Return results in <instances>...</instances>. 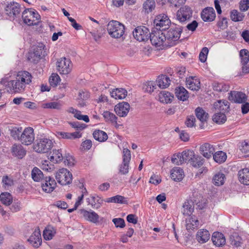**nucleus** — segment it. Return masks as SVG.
Returning <instances> with one entry per match:
<instances>
[{"mask_svg":"<svg viewBox=\"0 0 249 249\" xmlns=\"http://www.w3.org/2000/svg\"><path fill=\"white\" fill-rule=\"evenodd\" d=\"M156 7L154 0H146L143 3V9L146 13H149L153 11Z\"/></svg>","mask_w":249,"mask_h":249,"instance_id":"09e8293b","label":"nucleus"},{"mask_svg":"<svg viewBox=\"0 0 249 249\" xmlns=\"http://www.w3.org/2000/svg\"><path fill=\"white\" fill-rule=\"evenodd\" d=\"M154 23L157 30L163 32L164 30L168 29L171 24V21L166 14H161L156 17Z\"/></svg>","mask_w":249,"mask_h":249,"instance_id":"7ed1b4c3","label":"nucleus"},{"mask_svg":"<svg viewBox=\"0 0 249 249\" xmlns=\"http://www.w3.org/2000/svg\"><path fill=\"white\" fill-rule=\"evenodd\" d=\"M60 81V78L56 73H53L49 78L50 84L53 87H56Z\"/></svg>","mask_w":249,"mask_h":249,"instance_id":"680f3d73","label":"nucleus"},{"mask_svg":"<svg viewBox=\"0 0 249 249\" xmlns=\"http://www.w3.org/2000/svg\"><path fill=\"white\" fill-rule=\"evenodd\" d=\"M61 149H53L52 155L50 157V160L54 163H59L64 159Z\"/></svg>","mask_w":249,"mask_h":249,"instance_id":"4c0bfd02","label":"nucleus"},{"mask_svg":"<svg viewBox=\"0 0 249 249\" xmlns=\"http://www.w3.org/2000/svg\"><path fill=\"white\" fill-rule=\"evenodd\" d=\"M182 213L184 215H187L188 216L191 215V214L194 210V206L192 201L186 200L185 201L182 206Z\"/></svg>","mask_w":249,"mask_h":249,"instance_id":"ea45409f","label":"nucleus"},{"mask_svg":"<svg viewBox=\"0 0 249 249\" xmlns=\"http://www.w3.org/2000/svg\"><path fill=\"white\" fill-rule=\"evenodd\" d=\"M103 115L107 121H110L112 123H117V117L113 113L106 111L103 112Z\"/></svg>","mask_w":249,"mask_h":249,"instance_id":"052dcab7","label":"nucleus"},{"mask_svg":"<svg viewBox=\"0 0 249 249\" xmlns=\"http://www.w3.org/2000/svg\"><path fill=\"white\" fill-rule=\"evenodd\" d=\"M55 232L50 228H46L43 231V236L45 240H50L54 236Z\"/></svg>","mask_w":249,"mask_h":249,"instance_id":"e2e57ef3","label":"nucleus"},{"mask_svg":"<svg viewBox=\"0 0 249 249\" xmlns=\"http://www.w3.org/2000/svg\"><path fill=\"white\" fill-rule=\"evenodd\" d=\"M242 64L247 65L249 61V52L246 49H242L240 52Z\"/></svg>","mask_w":249,"mask_h":249,"instance_id":"13d9d810","label":"nucleus"},{"mask_svg":"<svg viewBox=\"0 0 249 249\" xmlns=\"http://www.w3.org/2000/svg\"><path fill=\"white\" fill-rule=\"evenodd\" d=\"M71 61L65 57L58 59L56 63L57 71L62 74H67L71 71Z\"/></svg>","mask_w":249,"mask_h":249,"instance_id":"9d476101","label":"nucleus"},{"mask_svg":"<svg viewBox=\"0 0 249 249\" xmlns=\"http://www.w3.org/2000/svg\"><path fill=\"white\" fill-rule=\"evenodd\" d=\"M28 241L35 248H38L40 246L42 239L39 229L36 230L34 231Z\"/></svg>","mask_w":249,"mask_h":249,"instance_id":"5701e85b","label":"nucleus"},{"mask_svg":"<svg viewBox=\"0 0 249 249\" xmlns=\"http://www.w3.org/2000/svg\"><path fill=\"white\" fill-rule=\"evenodd\" d=\"M159 98L160 102L167 104L171 102L174 96L168 91H162L160 93Z\"/></svg>","mask_w":249,"mask_h":249,"instance_id":"79ce46f5","label":"nucleus"},{"mask_svg":"<svg viewBox=\"0 0 249 249\" xmlns=\"http://www.w3.org/2000/svg\"><path fill=\"white\" fill-rule=\"evenodd\" d=\"M44 46L41 44L34 49V52L29 53L28 59L31 62L36 63L42 57L46 54V51L44 49Z\"/></svg>","mask_w":249,"mask_h":249,"instance_id":"1a4fd4ad","label":"nucleus"},{"mask_svg":"<svg viewBox=\"0 0 249 249\" xmlns=\"http://www.w3.org/2000/svg\"><path fill=\"white\" fill-rule=\"evenodd\" d=\"M32 76L30 73L27 71H19L17 76V79H18L25 87L32 81Z\"/></svg>","mask_w":249,"mask_h":249,"instance_id":"bb28decb","label":"nucleus"},{"mask_svg":"<svg viewBox=\"0 0 249 249\" xmlns=\"http://www.w3.org/2000/svg\"><path fill=\"white\" fill-rule=\"evenodd\" d=\"M225 178V175L222 173L215 174L213 179V183L216 186H220L224 184Z\"/></svg>","mask_w":249,"mask_h":249,"instance_id":"3c124183","label":"nucleus"},{"mask_svg":"<svg viewBox=\"0 0 249 249\" xmlns=\"http://www.w3.org/2000/svg\"><path fill=\"white\" fill-rule=\"evenodd\" d=\"M170 81L169 77L163 74L159 75L156 81L158 83L157 86L161 89H166L169 86Z\"/></svg>","mask_w":249,"mask_h":249,"instance_id":"2f4dec72","label":"nucleus"},{"mask_svg":"<svg viewBox=\"0 0 249 249\" xmlns=\"http://www.w3.org/2000/svg\"><path fill=\"white\" fill-rule=\"evenodd\" d=\"M150 40L152 45L155 46H160L166 40L163 31H153L150 35Z\"/></svg>","mask_w":249,"mask_h":249,"instance_id":"9b49d317","label":"nucleus"},{"mask_svg":"<svg viewBox=\"0 0 249 249\" xmlns=\"http://www.w3.org/2000/svg\"><path fill=\"white\" fill-rule=\"evenodd\" d=\"M171 161L172 163L177 165H180L183 163V162H182L180 153L174 154L171 158Z\"/></svg>","mask_w":249,"mask_h":249,"instance_id":"338daca9","label":"nucleus"},{"mask_svg":"<svg viewBox=\"0 0 249 249\" xmlns=\"http://www.w3.org/2000/svg\"><path fill=\"white\" fill-rule=\"evenodd\" d=\"M205 162V160L201 156L196 155L195 154V156L193 157L191 161L192 165L196 168L200 167L203 165Z\"/></svg>","mask_w":249,"mask_h":249,"instance_id":"603ef678","label":"nucleus"},{"mask_svg":"<svg viewBox=\"0 0 249 249\" xmlns=\"http://www.w3.org/2000/svg\"><path fill=\"white\" fill-rule=\"evenodd\" d=\"M143 89L146 91L151 93L156 91L157 89V84L155 82L150 81L144 86Z\"/></svg>","mask_w":249,"mask_h":249,"instance_id":"bf43d9fd","label":"nucleus"},{"mask_svg":"<svg viewBox=\"0 0 249 249\" xmlns=\"http://www.w3.org/2000/svg\"><path fill=\"white\" fill-rule=\"evenodd\" d=\"M180 156L183 163L189 161L191 162L193 157L195 156V153L193 150H185L180 153Z\"/></svg>","mask_w":249,"mask_h":249,"instance_id":"de8ad7c7","label":"nucleus"},{"mask_svg":"<svg viewBox=\"0 0 249 249\" xmlns=\"http://www.w3.org/2000/svg\"><path fill=\"white\" fill-rule=\"evenodd\" d=\"M32 178L35 181L38 182L44 178L42 172L37 167H34L32 171Z\"/></svg>","mask_w":249,"mask_h":249,"instance_id":"49530a36","label":"nucleus"},{"mask_svg":"<svg viewBox=\"0 0 249 249\" xmlns=\"http://www.w3.org/2000/svg\"><path fill=\"white\" fill-rule=\"evenodd\" d=\"M130 109L129 104L125 102H123L116 105L114 107L116 113L120 117H125Z\"/></svg>","mask_w":249,"mask_h":249,"instance_id":"f3484780","label":"nucleus"},{"mask_svg":"<svg viewBox=\"0 0 249 249\" xmlns=\"http://www.w3.org/2000/svg\"><path fill=\"white\" fill-rule=\"evenodd\" d=\"M186 85L187 87L192 90H198L200 88V82L195 76H190L186 78Z\"/></svg>","mask_w":249,"mask_h":249,"instance_id":"b1692460","label":"nucleus"},{"mask_svg":"<svg viewBox=\"0 0 249 249\" xmlns=\"http://www.w3.org/2000/svg\"><path fill=\"white\" fill-rule=\"evenodd\" d=\"M6 87L7 88V91L9 93L22 92L25 88L23 83H21L18 79H17V77L16 79L8 82L6 85Z\"/></svg>","mask_w":249,"mask_h":249,"instance_id":"f8f14e48","label":"nucleus"},{"mask_svg":"<svg viewBox=\"0 0 249 249\" xmlns=\"http://www.w3.org/2000/svg\"><path fill=\"white\" fill-rule=\"evenodd\" d=\"M192 16V11L188 6L181 7L177 12V18L180 22L189 20Z\"/></svg>","mask_w":249,"mask_h":249,"instance_id":"ddd939ff","label":"nucleus"},{"mask_svg":"<svg viewBox=\"0 0 249 249\" xmlns=\"http://www.w3.org/2000/svg\"><path fill=\"white\" fill-rule=\"evenodd\" d=\"M107 30L109 35L113 38H118L124 33V25L116 20L110 21L107 24Z\"/></svg>","mask_w":249,"mask_h":249,"instance_id":"f257e3e1","label":"nucleus"},{"mask_svg":"<svg viewBox=\"0 0 249 249\" xmlns=\"http://www.w3.org/2000/svg\"><path fill=\"white\" fill-rule=\"evenodd\" d=\"M55 135L59 139H74L81 137V134L78 132L69 133L61 131H56Z\"/></svg>","mask_w":249,"mask_h":249,"instance_id":"7c9ffc66","label":"nucleus"},{"mask_svg":"<svg viewBox=\"0 0 249 249\" xmlns=\"http://www.w3.org/2000/svg\"><path fill=\"white\" fill-rule=\"evenodd\" d=\"M41 107L43 108H51L59 110L61 109L62 105L59 102H52L42 104Z\"/></svg>","mask_w":249,"mask_h":249,"instance_id":"4d7b16f0","label":"nucleus"},{"mask_svg":"<svg viewBox=\"0 0 249 249\" xmlns=\"http://www.w3.org/2000/svg\"><path fill=\"white\" fill-rule=\"evenodd\" d=\"M238 178L241 183L249 185V169L244 168L238 172Z\"/></svg>","mask_w":249,"mask_h":249,"instance_id":"473e14b6","label":"nucleus"},{"mask_svg":"<svg viewBox=\"0 0 249 249\" xmlns=\"http://www.w3.org/2000/svg\"><path fill=\"white\" fill-rule=\"evenodd\" d=\"M175 94L178 99L185 101L189 97L188 92L183 87H178L176 89Z\"/></svg>","mask_w":249,"mask_h":249,"instance_id":"c9c22d12","label":"nucleus"},{"mask_svg":"<svg viewBox=\"0 0 249 249\" xmlns=\"http://www.w3.org/2000/svg\"><path fill=\"white\" fill-rule=\"evenodd\" d=\"M239 8L241 11H246L249 8V0H241L239 3Z\"/></svg>","mask_w":249,"mask_h":249,"instance_id":"774afa93","label":"nucleus"},{"mask_svg":"<svg viewBox=\"0 0 249 249\" xmlns=\"http://www.w3.org/2000/svg\"><path fill=\"white\" fill-rule=\"evenodd\" d=\"M105 202L107 203H116L121 204L128 203L127 198L120 195H116L114 196L107 198L105 200Z\"/></svg>","mask_w":249,"mask_h":249,"instance_id":"a19ab883","label":"nucleus"},{"mask_svg":"<svg viewBox=\"0 0 249 249\" xmlns=\"http://www.w3.org/2000/svg\"><path fill=\"white\" fill-rule=\"evenodd\" d=\"M23 22L28 26L37 25L40 21V16L36 11L26 9L22 13Z\"/></svg>","mask_w":249,"mask_h":249,"instance_id":"f03ea898","label":"nucleus"},{"mask_svg":"<svg viewBox=\"0 0 249 249\" xmlns=\"http://www.w3.org/2000/svg\"><path fill=\"white\" fill-rule=\"evenodd\" d=\"M78 213L87 221L93 223H97L99 221V215L93 211H88L82 209L79 210Z\"/></svg>","mask_w":249,"mask_h":249,"instance_id":"2eb2a0df","label":"nucleus"},{"mask_svg":"<svg viewBox=\"0 0 249 249\" xmlns=\"http://www.w3.org/2000/svg\"><path fill=\"white\" fill-rule=\"evenodd\" d=\"M93 138L100 142H104L107 140L108 136L107 134L101 130H95L93 133Z\"/></svg>","mask_w":249,"mask_h":249,"instance_id":"37998d69","label":"nucleus"},{"mask_svg":"<svg viewBox=\"0 0 249 249\" xmlns=\"http://www.w3.org/2000/svg\"><path fill=\"white\" fill-rule=\"evenodd\" d=\"M0 200L3 204L8 206L12 203L13 197L10 193H4L0 195Z\"/></svg>","mask_w":249,"mask_h":249,"instance_id":"864d4df0","label":"nucleus"},{"mask_svg":"<svg viewBox=\"0 0 249 249\" xmlns=\"http://www.w3.org/2000/svg\"><path fill=\"white\" fill-rule=\"evenodd\" d=\"M10 136L15 140L19 141L20 136L23 132V128L21 126H11L8 127Z\"/></svg>","mask_w":249,"mask_h":249,"instance_id":"72a5a7b5","label":"nucleus"},{"mask_svg":"<svg viewBox=\"0 0 249 249\" xmlns=\"http://www.w3.org/2000/svg\"><path fill=\"white\" fill-rule=\"evenodd\" d=\"M200 154L207 159H210L215 151L214 146L209 143H204L199 147Z\"/></svg>","mask_w":249,"mask_h":249,"instance_id":"a211bd4d","label":"nucleus"},{"mask_svg":"<svg viewBox=\"0 0 249 249\" xmlns=\"http://www.w3.org/2000/svg\"><path fill=\"white\" fill-rule=\"evenodd\" d=\"M34 140L35 134L34 129L32 127H28L23 130L20 136L19 141L22 144L29 145L33 143Z\"/></svg>","mask_w":249,"mask_h":249,"instance_id":"0eeeda50","label":"nucleus"},{"mask_svg":"<svg viewBox=\"0 0 249 249\" xmlns=\"http://www.w3.org/2000/svg\"><path fill=\"white\" fill-rule=\"evenodd\" d=\"M210 237V234L208 231L204 229L199 230L196 235V239L197 241L203 244L207 242Z\"/></svg>","mask_w":249,"mask_h":249,"instance_id":"c756f323","label":"nucleus"},{"mask_svg":"<svg viewBox=\"0 0 249 249\" xmlns=\"http://www.w3.org/2000/svg\"><path fill=\"white\" fill-rule=\"evenodd\" d=\"M196 115L197 118L202 123L206 122L208 117V113L202 108L198 107L195 110Z\"/></svg>","mask_w":249,"mask_h":249,"instance_id":"58836bf2","label":"nucleus"},{"mask_svg":"<svg viewBox=\"0 0 249 249\" xmlns=\"http://www.w3.org/2000/svg\"><path fill=\"white\" fill-rule=\"evenodd\" d=\"M212 156H213L214 160L218 163L224 162L227 159L226 154L222 151H217L213 154Z\"/></svg>","mask_w":249,"mask_h":249,"instance_id":"8fccbe9b","label":"nucleus"},{"mask_svg":"<svg viewBox=\"0 0 249 249\" xmlns=\"http://www.w3.org/2000/svg\"><path fill=\"white\" fill-rule=\"evenodd\" d=\"M133 35L138 41H146L150 37V33L149 29L145 26H139L133 32Z\"/></svg>","mask_w":249,"mask_h":249,"instance_id":"423d86ee","label":"nucleus"},{"mask_svg":"<svg viewBox=\"0 0 249 249\" xmlns=\"http://www.w3.org/2000/svg\"><path fill=\"white\" fill-rule=\"evenodd\" d=\"M199 224V221L194 215L189 216L186 219V228L189 231L197 228Z\"/></svg>","mask_w":249,"mask_h":249,"instance_id":"393cba45","label":"nucleus"},{"mask_svg":"<svg viewBox=\"0 0 249 249\" xmlns=\"http://www.w3.org/2000/svg\"><path fill=\"white\" fill-rule=\"evenodd\" d=\"M131 159L130 151L127 148L123 149V162L120 167L119 171L121 174L125 175L128 173L129 163Z\"/></svg>","mask_w":249,"mask_h":249,"instance_id":"4468645a","label":"nucleus"},{"mask_svg":"<svg viewBox=\"0 0 249 249\" xmlns=\"http://www.w3.org/2000/svg\"><path fill=\"white\" fill-rule=\"evenodd\" d=\"M12 155L19 159H22L26 154V151L19 144H14L11 149Z\"/></svg>","mask_w":249,"mask_h":249,"instance_id":"4be33fe9","label":"nucleus"},{"mask_svg":"<svg viewBox=\"0 0 249 249\" xmlns=\"http://www.w3.org/2000/svg\"><path fill=\"white\" fill-rule=\"evenodd\" d=\"M183 177V171L180 167H174L171 171V178L174 181H180Z\"/></svg>","mask_w":249,"mask_h":249,"instance_id":"f704fd0d","label":"nucleus"},{"mask_svg":"<svg viewBox=\"0 0 249 249\" xmlns=\"http://www.w3.org/2000/svg\"><path fill=\"white\" fill-rule=\"evenodd\" d=\"M182 30L178 27H171L168 31H163L165 39L172 42H175L179 39Z\"/></svg>","mask_w":249,"mask_h":249,"instance_id":"6e6552de","label":"nucleus"},{"mask_svg":"<svg viewBox=\"0 0 249 249\" xmlns=\"http://www.w3.org/2000/svg\"><path fill=\"white\" fill-rule=\"evenodd\" d=\"M201 17L205 22H211L215 18L214 10L212 7L205 8L201 12Z\"/></svg>","mask_w":249,"mask_h":249,"instance_id":"412c9836","label":"nucleus"},{"mask_svg":"<svg viewBox=\"0 0 249 249\" xmlns=\"http://www.w3.org/2000/svg\"><path fill=\"white\" fill-rule=\"evenodd\" d=\"M229 100L236 103H245L247 100L246 95L240 91H231L229 97Z\"/></svg>","mask_w":249,"mask_h":249,"instance_id":"6ab92c4d","label":"nucleus"},{"mask_svg":"<svg viewBox=\"0 0 249 249\" xmlns=\"http://www.w3.org/2000/svg\"><path fill=\"white\" fill-rule=\"evenodd\" d=\"M229 102L227 101H222L219 100L213 104V108L215 112H221L225 114V112L228 111L229 108Z\"/></svg>","mask_w":249,"mask_h":249,"instance_id":"a878e982","label":"nucleus"},{"mask_svg":"<svg viewBox=\"0 0 249 249\" xmlns=\"http://www.w3.org/2000/svg\"><path fill=\"white\" fill-rule=\"evenodd\" d=\"M212 240L214 245L217 247L224 246L226 243V239L224 235L219 232H214L212 237Z\"/></svg>","mask_w":249,"mask_h":249,"instance_id":"c85d7f7f","label":"nucleus"},{"mask_svg":"<svg viewBox=\"0 0 249 249\" xmlns=\"http://www.w3.org/2000/svg\"><path fill=\"white\" fill-rule=\"evenodd\" d=\"M91 202L89 201V198L88 199L89 200H88L89 203L91 204L92 207L94 209L100 208L103 203V200L96 195L91 196Z\"/></svg>","mask_w":249,"mask_h":249,"instance_id":"c03bdc74","label":"nucleus"},{"mask_svg":"<svg viewBox=\"0 0 249 249\" xmlns=\"http://www.w3.org/2000/svg\"><path fill=\"white\" fill-rule=\"evenodd\" d=\"M5 10L9 16L15 18L20 14V5L17 2H10L6 4Z\"/></svg>","mask_w":249,"mask_h":249,"instance_id":"dca6fc26","label":"nucleus"},{"mask_svg":"<svg viewBox=\"0 0 249 249\" xmlns=\"http://www.w3.org/2000/svg\"><path fill=\"white\" fill-rule=\"evenodd\" d=\"M53 145V141L47 138L41 139L34 145V149L36 152L45 153L52 149Z\"/></svg>","mask_w":249,"mask_h":249,"instance_id":"20e7f679","label":"nucleus"},{"mask_svg":"<svg viewBox=\"0 0 249 249\" xmlns=\"http://www.w3.org/2000/svg\"><path fill=\"white\" fill-rule=\"evenodd\" d=\"M89 93L86 91L81 90L79 91L77 100L78 101V106L80 107L87 106V100L89 98Z\"/></svg>","mask_w":249,"mask_h":249,"instance_id":"cd10ccee","label":"nucleus"},{"mask_svg":"<svg viewBox=\"0 0 249 249\" xmlns=\"http://www.w3.org/2000/svg\"><path fill=\"white\" fill-rule=\"evenodd\" d=\"M230 17L232 20L237 22L242 21L245 15L243 13L238 12L236 10H233L231 12Z\"/></svg>","mask_w":249,"mask_h":249,"instance_id":"5fc2aeb1","label":"nucleus"},{"mask_svg":"<svg viewBox=\"0 0 249 249\" xmlns=\"http://www.w3.org/2000/svg\"><path fill=\"white\" fill-rule=\"evenodd\" d=\"M242 240V238L236 232L233 233L230 237L231 244L236 248L241 246Z\"/></svg>","mask_w":249,"mask_h":249,"instance_id":"a18cd8bd","label":"nucleus"},{"mask_svg":"<svg viewBox=\"0 0 249 249\" xmlns=\"http://www.w3.org/2000/svg\"><path fill=\"white\" fill-rule=\"evenodd\" d=\"M208 52L209 50L207 47H204L202 48L199 55V60L201 62L204 63L206 61Z\"/></svg>","mask_w":249,"mask_h":249,"instance_id":"69168bd1","label":"nucleus"},{"mask_svg":"<svg viewBox=\"0 0 249 249\" xmlns=\"http://www.w3.org/2000/svg\"><path fill=\"white\" fill-rule=\"evenodd\" d=\"M127 91L124 89H116L110 92L112 97L116 99H123L127 96Z\"/></svg>","mask_w":249,"mask_h":249,"instance_id":"e433bc0d","label":"nucleus"},{"mask_svg":"<svg viewBox=\"0 0 249 249\" xmlns=\"http://www.w3.org/2000/svg\"><path fill=\"white\" fill-rule=\"evenodd\" d=\"M56 185V183L54 179L50 177H46L43 182L42 183L41 187L44 192L51 193L54 190Z\"/></svg>","mask_w":249,"mask_h":249,"instance_id":"aec40b11","label":"nucleus"},{"mask_svg":"<svg viewBox=\"0 0 249 249\" xmlns=\"http://www.w3.org/2000/svg\"><path fill=\"white\" fill-rule=\"evenodd\" d=\"M64 163L69 166H72L74 164V160L73 157L69 154H65L64 157Z\"/></svg>","mask_w":249,"mask_h":249,"instance_id":"0e129e2a","label":"nucleus"},{"mask_svg":"<svg viewBox=\"0 0 249 249\" xmlns=\"http://www.w3.org/2000/svg\"><path fill=\"white\" fill-rule=\"evenodd\" d=\"M55 178L58 183L62 185H66L71 183L72 175L67 169L62 168L57 172Z\"/></svg>","mask_w":249,"mask_h":249,"instance_id":"39448f33","label":"nucleus"},{"mask_svg":"<svg viewBox=\"0 0 249 249\" xmlns=\"http://www.w3.org/2000/svg\"><path fill=\"white\" fill-rule=\"evenodd\" d=\"M226 116L224 113L215 112L213 116V120L217 124H222L226 121Z\"/></svg>","mask_w":249,"mask_h":249,"instance_id":"6e6d98bb","label":"nucleus"}]
</instances>
